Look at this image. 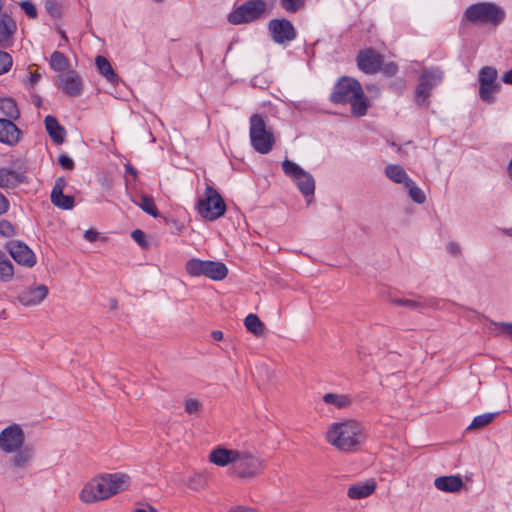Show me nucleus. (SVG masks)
Returning a JSON list of instances; mask_svg holds the SVG:
<instances>
[{"instance_id":"1","label":"nucleus","mask_w":512,"mask_h":512,"mask_svg":"<svg viewBox=\"0 0 512 512\" xmlns=\"http://www.w3.org/2000/svg\"><path fill=\"white\" fill-rule=\"evenodd\" d=\"M329 100L333 104H350L351 114L355 117L366 115L369 106L360 82L348 76H343L336 82Z\"/></svg>"},{"instance_id":"2","label":"nucleus","mask_w":512,"mask_h":512,"mask_svg":"<svg viewBox=\"0 0 512 512\" xmlns=\"http://www.w3.org/2000/svg\"><path fill=\"white\" fill-rule=\"evenodd\" d=\"M129 477L123 473H107L99 475L89 481L80 493L84 503H94L106 500L128 485Z\"/></svg>"},{"instance_id":"3","label":"nucleus","mask_w":512,"mask_h":512,"mask_svg":"<svg viewBox=\"0 0 512 512\" xmlns=\"http://www.w3.org/2000/svg\"><path fill=\"white\" fill-rule=\"evenodd\" d=\"M365 438L362 425L355 420L332 423L326 432L327 442L342 452L355 451Z\"/></svg>"},{"instance_id":"4","label":"nucleus","mask_w":512,"mask_h":512,"mask_svg":"<svg viewBox=\"0 0 512 512\" xmlns=\"http://www.w3.org/2000/svg\"><path fill=\"white\" fill-rule=\"evenodd\" d=\"M266 467L265 460L247 450H237L234 466L230 474L242 480H250L261 475Z\"/></svg>"},{"instance_id":"5","label":"nucleus","mask_w":512,"mask_h":512,"mask_svg":"<svg viewBox=\"0 0 512 512\" xmlns=\"http://www.w3.org/2000/svg\"><path fill=\"white\" fill-rule=\"evenodd\" d=\"M464 18L471 23L499 25L505 18V11L495 3L479 2L468 6Z\"/></svg>"},{"instance_id":"6","label":"nucleus","mask_w":512,"mask_h":512,"mask_svg":"<svg viewBox=\"0 0 512 512\" xmlns=\"http://www.w3.org/2000/svg\"><path fill=\"white\" fill-rule=\"evenodd\" d=\"M249 122V136L252 147L258 153H269L273 148L275 138L264 117L260 114H253Z\"/></svg>"},{"instance_id":"7","label":"nucleus","mask_w":512,"mask_h":512,"mask_svg":"<svg viewBox=\"0 0 512 512\" xmlns=\"http://www.w3.org/2000/svg\"><path fill=\"white\" fill-rule=\"evenodd\" d=\"M197 210L199 214L209 221H215L222 217L226 212V204L219 192L207 184L204 196L197 201Z\"/></svg>"},{"instance_id":"8","label":"nucleus","mask_w":512,"mask_h":512,"mask_svg":"<svg viewBox=\"0 0 512 512\" xmlns=\"http://www.w3.org/2000/svg\"><path fill=\"white\" fill-rule=\"evenodd\" d=\"M186 271L193 277L205 276L215 281L226 278L228 268L222 262L192 258L186 263Z\"/></svg>"},{"instance_id":"9","label":"nucleus","mask_w":512,"mask_h":512,"mask_svg":"<svg viewBox=\"0 0 512 512\" xmlns=\"http://www.w3.org/2000/svg\"><path fill=\"white\" fill-rule=\"evenodd\" d=\"M282 170L285 175L292 178L303 196L306 198L309 197L307 202L310 203L315 192V180L313 176L302 169L298 164L288 159L282 162Z\"/></svg>"},{"instance_id":"10","label":"nucleus","mask_w":512,"mask_h":512,"mask_svg":"<svg viewBox=\"0 0 512 512\" xmlns=\"http://www.w3.org/2000/svg\"><path fill=\"white\" fill-rule=\"evenodd\" d=\"M443 78V72L439 68H428L419 77V84L415 91V103L425 106L429 103L431 90L436 87Z\"/></svg>"},{"instance_id":"11","label":"nucleus","mask_w":512,"mask_h":512,"mask_svg":"<svg viewBox=\"0 0 512 512\" xmlns=\"http://www.w3.org/2000/svg\"><path fill=\"white\" fill-rule=\"evenodd\" d=\"M265 10L266 3L264 0H248L232 11L228 20L235 25L249 23L261 18Z\"/></svg>"},{"instance_id":"12","label":"nucleus","mask_w":512,"mask_h":512,"mask_svg":"<svg viewBox=\"0 0 512 512\" xmlns=\"http://www.w3.org/2000/svg\"><path fill=\"white\" fill-rule=\"evenodd\" d=\"M497 76V70L491 66H485L479 72V95L486 103H493L494 95L500 89V84L496 82Z\"/></svg>"},{"instance_id":"13","label":"nucleus","mask_w":512,"mask_h":512,"mask_svg":"<svg viewBox=\"0 0 512 512\" xmlns=\"http://www.w3.org/2000/svg\"><path fill=\"white\" fill-rule=\"evenodd\" d=\"M268 30L272 40L277 44H286L295 40L296 29L292 22L286 18L272 19L268 23Z\"/></svg>"},{"instance_id":"14","label":"nucleus","mask_w":512,"mask_h":512,"mask_svg":"<svg viewBox=\"0 0 512 512\" xmlns=\"http://www.w3.org/2000/svg\"><path fill=\"white\" fill-rule=\"evenodd\" d=\"M24 432L18 424H12L0 432V450L4 453L16 452L23 446Z\"/></svg>"},{"instance_id":"15","label":"nucleus","mask_w":512,"mask_h":512,"mask_svg":"<svg viewBox=\"0 0 512 512\" xmlns=\"http://www.w3.org/2000/svg\"><path fill=\"white\" fill-rule=\"evenodd\" d=\"M11 257L20 265L31 268L36 264V256L27 244L14 240L6 244Z\"/></svg>"},{"instance_id":"16","label":"nucleus","mask_w":512,"mask_h":512,"mask_svg":"<svg viewBox=\"0 0 512 512\" xmlns=\"http://www.w3.org/2000/svg\"><path fill=\"white\" fill-rule=\"evenodd\" d=\"M382 65V56L372 48L361 50L357 56V67L366 74L378 72Z\"/></svg>"},{"instance_id":"17","label":"nucleus","mask_w":512,"mask_h":512,"mask_svg":"<svg viewBox=\"0 0 512 512\" xmlns=\"http://www.w3.org/2000/svg\"><path fill=\"white\" fill-rule=\"evenodd\" d=\"M65 186L66 181L63 177H59L55 180V184L50 196L51 202L53 205L60 209L70 210L74 207V197L63 194Z\"/></svg>"},{"instance_id":"18","label":"nucleus","mask_w":512,"mask_h":512,"mask_svg":"<svg viewBox=\"0 0 512 512\" xmlns=\"http://www.w3.org/2000/svg\"><path fill=\"white\" fill-rule=\"evenodd\" d=\"M47 295L48 288L46 285H35L21 291L18 295V300L24 306H34L40 304Z\"/></svg>"},{"instance_id":"19","label":"nucleus","mask_w":512,"mask_h":512,"mask_svg":"<svg viewBox=\"0 0 512 512\" xmlns=\"http://www.w3.org/2000/svg\"><path fill=\"white\" fill-rule=\"evenodd\" d=\"M22 136V131L12 120L0 118V142L13 146L17 144Z\"/></svg>"},{"instance_id":"20","label":"nucleus","mask_w":512,"mask_h":512,"mask_svg":"<svg viewBox=\"0 0 512 512\" xmlns=\"http://www.w3.org/2000/svg\"><path fill=\"white\" fill-rule=\"evenodd\" d=\"M59 88L67 95L74 97L82 92V81L75 71H69L65 76H59Z\"/></svg>"},{"instance_id":"21","label":"nucleus","mask_w":512,"mask_h":512,"mask_svg":"<svg viewBox=\"0 0 512 512\" xmlns=\"http://www.w3.org/2000/svg\"><path fill=\"white\" fill-rule=\"evenodd\" d=\"M390 303L397 306H404L410 310L421 311L426 307H438V301L435 299H426L424 297L418 296L416 299H406V298H391Z\"/></svg>"},{"instance_id":"22","label":"nucleus","mask_w":512,"mask_h":512,"mask_svg":"<svg viewBox=\"0 0 512 512\" xmlns=\"http://www.w3.org/2000/svg\"><path fill=\"white\" fill-rule=\"evenodd\" d=\"M236 455L237 449L217 447L210 452L209 461L220 467H225L229 464L234 466Z\"/></svg>"},{"instance_id":"23","label":"nucleus","mask_w":512,"mask_h":512,"mask_svg":"<svg viewBox=\"0 0 512 512\" xmlns=\"http://www.w3.org/2000/svg\"><path fill=\"white\" fill-rule=\"evenodd\" d=\"M434 486L440 491L455 493L462 489L464 482L459 475L440 476L434 480Z\"/></svg>"},{"instance_id":"24","label":"nucleus","mask_w":512,"mask_h":512,"mask_svg":"<svg viewBox=\"0 0 512 512\" xmlns=\"http://www.w3.org/2000/svg\"><path fill=\"white\" fill-rule=\"evenodd\" d=\"M44 124L48 135L54 143L62 144L65 141L66 130L54 116L47 115L44 119Z\"/></svg>"},{"instance_id":"25","label":"nucleus","mask_w":512,"mask_h":512,"mask_svg":"<svg viewBox=\"0 0 512 512\" xmlns=\"http://www.w3.org/2000/svg\"><path fill=\"white\" fill-rule=\"evenodd\" d=\"M24 174L10 168H0V187H11L25 182Z\"/></svg>"},{"instance_id":"26","label":"nucleus","mask_w":512,"mask_h":512,"mask_svg":"<svg viewBox=\"0 0 512 512\" xmlns=\"http://www.w3.org/2000/svg\"><path fill=\"white\" fill-rule=\"evenodd\" d=\"M16 31L15 21L7 14L0 15V45L9 42Z\"/></svg>"},{"instance_id":"27","label":"nucleus","mask_w":512,"mask_h":512,"mask_svg":"<svg viewBox=\"0 0 512 512\" xmlns=\"http://www.w3.org/2000/svg\"><path fill=\"white\" fill-rule=\"evenodd\" d=\"M376 488V483L372 480L367 483L355 484L349 487L347 495L351 499H362L371 495Z\"/></svg>"},{"instance_id":"28","label":"nucleus","mask_w":512,"mask_h":512,"mask_svg":"<svg viewBox=\"0 0 512 512\" xmlns=\"http://www.w3.org/2000/svg\"><path fill=\"white\" fill-rule=\"evenodd\" d=\"M385 175L391 181L397 184H406L411 178L406 173L405 169L398 164H388L385 167Z\"/></svg>"},{"instance_id":"29","label":"nucleus","mask_w":512,"mask_h":512,"mask_svg":"<svg viewBox=\"0 0 512 512\" xmlns=\"http://www.w3.org/2000/svg\"><path fill=\"white\" fill-rule=\"evenodd\" d=\"M96 67L99 73L104 76L110 83H116L119 80L118 75L114 72L110 62L104 56H97L95 59Z\"/></svg>"},{"instance_id":"30","label":"nucleus","mask_w":512,"mask_h":512,"mask_svg":"<svg viewBox=\"0 0 512 512\" xmlns=\"http://www.w3.org/2000/svg\"><path fill=\"white\" fill-rule=\"evenodd\" d=\"M0 111L5 115L9 120H17L20 116V111L17 107V104L12 98H1L0 99Z\"/></svg>"},{"instance_id":"31","label":"nucleus","mask_w":512,"mask_h":512,"mask_svg":"<svg viewBox=\"0 0 512 512\" xmlns=\"http://www.w3.org/2000/svg\"><path fill=\"white\" fill-rule=\"evenodd\" d=\"M323 401L328 405H333L337 409H343L351 404V400L347 395L326 393L322 397Z\"/></svg>"},{"instance_id":"32","label":"nucleus","mask_w":512,"mask_h":512,"mask_svg":"<svg viewBox=\"0 0 512 512\" xmlns=\"http://www.w3.org/2000/svg\"><path fill=\"white\" fill-rule=\"evenodd\" d=\"M14 275V268L11 261L7 258L5 253L0 250V280L2 282H9Z\"/></svg>"},{"instance_id":"33","label":"nucleus","mask_w":512,"mask_h":512,"mask_svg":"<svg viewBox=\"0 0 512 512\" xmlns=\"http://www.w3.org/2000/svg\"><path fill=\"white\" fill-rule=\"evenodd\" d=\"M244 325L249 332L256 336L263 334L264 324L255 314H249L244 320Z\"/></svg>"},{"instance_id":"34","label":"nucleus","mask_w":512,"mask_h":512,"mask_svg":"<svg viewBox=\"0 0 512 512\" xmlns=\"http://www.w3.org/2000/svg\"><path fill=\"white\" fill-rule=\"evenodd\" d=\"M13 457V465L17 468L24 467L32 458L33 450L29 447H21L16 452Z\"/></svg>"},{"instance_id":"35","label":"nucleus","mask_w":512,"mask_h":512,"mask_svg":"<svg viewBox=\"0 0 512 512\" xmlns=\"http://www.w3.org/2000/svg\"><path fill=\"white\" fill-rule=\"evenodd\" d=\"M407 189L409 197L417 204H422L426 200L424 192L416 185L415 181L410 179L404 185Z\"/></svg>"},{"instance_id":"36","label":"nucleus","mask_w":512,"mask_h":512,"mask_svg":"<svg viewBox=\"0 0 512 512\" xmlns=\"http://www.w3.org/2000/svg\"><path fill=\"white\" fill-rule=\"evenodd\" d=\"M68 59L59 51H54L50 57V66L54 71L62 72L68 67Z\"/></svg>"},{"instance_id":"37","label":"nucleus","mask_w":512,"mask_h":512,"mask_svg":"<svg viewBox=\"0 0 512 512\" xmlns=\"http://www.w3.org/2000/svg\"><path fill=\"white\" fill-rule=\"evenodd\" d=\"M498 415H499V412L484 413V414L478 415L473 419L471 424L468 426V429L482 428V427L490 424Z\"/></svg>"},{"instance_id":"38","label":"nucleus","mask_w":512,"mask_h":512,"mask_svg":"<svg viewBox=\"0 0 512 512\" xmlns=\"http://www.w3.org/2000/svg\"><path fill=\"white\" fill-rule=\"evenodd\" d=\"M144 212L147 214L157 217L158 210L155 206L153 199L147 195H142L140 198V202H135Z\"/></svg>"},{"instance_id":"39","label":"nucleus","mask_w":512,"mask_h":512,"mask_svg":"<svg viewBox=\"0 0 512 512\" xmlns=\"http://www.w3.org/2000/svg\"><path fill=\"white\" fill-rule=\"evenodd\" d=\"M306 0H279L280 6L290 14L300 11L305 6Z\"/></svg>"},{"instance_id":"40","label":"nucleus","mask_w":512,"mask_h":512,"mask_svg":"<svg viewBox=\"0 0 512 512\" xmlns=\"http://www.w3.org/2000/svg\"><path fill=\"white\" fill-rule=\"evenodd\" d=\"M12 57L5 51H0V75L8 72L12 66Z\"/></svg>"},{"instance_id":"41","label":"nucleus","mask_w":512,"mask_h":512,"mask_svg":"<svg viewBox=\"0 0 512 512\" xmlns=\"http://www.w3.org/2000/svg\"><path fill=\"white\" fill-rule=\"evenodd\" d=\"M16 234L15 228L11 222L7 220L0 221V235L3 237H13Z\"/></svg>"},{"instance_id":"42","label":"nucleus","mask_w":512,"mask_h":512,"mask_svg":"<svg viewBox=\"0 0 512 512\" xmlns=\"http://www.w3.org/2000/svg\"><path fill=\"white\" fill-rule=\"evenodd\" d=\"M20 7L25 12V14L30 18H36L37 17V9L35 5L30 1H22L20 3Z\"/></svg>"},{"instance_id":"43","label":"nucleus","mask_w":512,"mask_h":512,"mask_svg":"<svg viewBox=\"0 0 512 512\" xmlns=\"http://www.w3.org/2000/svg\"><path fill=\"white\" fill-rule=\"evenodd\" d=\"M132 238L139 244L140 247L146 248L148 246V242L146 240V234L140 230L136 229L131 233Z\"/></svg>"},{"instance_id":"44","label":"nucleus","mask_w":512,"mask_h":512,"mask_svg":"<svg viewBox=\"0 0 512 512\" xmlns=\"http://www.w3.org/2000/svg\"><path fill=\"white\" fill-rule=\"evenodd\" d=\"M58 164L65 170H73L75 166L73 159L66 154L59 156Z\"/></svg>"},{"instance_id":"45","label":"nucleus","mask_w":512,"mask_h":512,"mask_svg":"<svg viewBox=\"0 0 512 512\" xmlns=\"http://www.w3.org/2000/svg\"><path fill=\"white\" fill-rule=\"evenodd\" d=\"M200 402L196 399H187L185 401V411L189 414H195L200 409Z\"/></svg>"},{"instance_id":"46","label":"nucleus","mask_w":512,"mask_h":512,"mask_svg":"<svg viewBox=\"0 0 512 512\" xmlns=\"http://www.w3.org/2000/svg\"><path fill=\"white\" fill-rule=\"evenodd\" d=\"M446 249L453 256H459L461 254V247L456 242H449Z\"/></svg>"},{"instance_id":"47","label":"nucleus","mask_w":512,"mask_h":512,"mask_svg":"<svg viewBox=\"0 0 512 512\" xmlns=\"http://www.w3.org/2000/svg\"><path fill=\"white\" fill-rule=\"evenodd\" d=\"M501 332L512 339V322H501L498 324Z\"/></svg>"},{"instance_id":"48","label":"nucleus","mask_w":512,"mask_h":512,"mask_svg":"<svg viewBox=\"0 0 512 512\" xmlns=\"http://www.w3.org/2000/svg\"><path fill=\"white\" fill-rule=\"evenodd\" d=\"M8 208H9V201L2 193H0V215L6 213Z\"/></svg>"},{"instance_id":"49","label":"nucleus","mask_w":512,"mask_h":512,"mask_svg":"<svg viewBox=\"0 0 512 512\" xmlns=\"http://www.w3.org/2000/svg\"><path fill=\"white\" fill-rule=\"evenodd\" d=\"M383 71L385 74L393 76L397 72V66L394 63H388L385 65Z\"/></svg>"},{"instance_id":"50","label":"nucleus","mask_w":512,"mask_h":512,"mask_svg":"<svg viewBox=\"0 0 512 512\" xmlns=\"http://www.w3.org/2000/svg\"><path fill=\"white\" fill-rule=\"evenodd\" d=\"M84 238L89 242H94L98 238V233L94 230H86L84 232Z\"/></svg>"},{"instance_id":"51","label":"nucleus","mask_w":512,"mask_h":512,"mask_svg":"<svg viewBox=\"0 0 512 512\" xmlns=\"http://www.w3.org/2000/svg\"><path fill=\"white\" fill-rule=\"evenodd\" d=\"M133 512H157V510L149 504L136 508Z\"/></svg>"},{"instance_id":"52","label":"nucleus","mask_w":512,"mask_h":512,"mask_svg":"<svg viewBox=\"0 0 512 512\" xmlns=\"http://www.w3.org/2000/svg\"><path fill=\"white\" fill-rule=\"evenodd\" d=\"M40 78H41V75L39 73H37V72L32 73L29 78V84L31 86H34L35 84H37L40 81Z\"/></svg>"},{"instance_id":"53","label":"nucleus","mask_w":512,"mask_h":512,"mask_svg":"<svg viewBox=\"0 0 512 512\" xmlns=\"http://www.w3.org/2000/svg\"><path fill=\"white\" fill-rule=\"evenodd\" d=\"M502 81L506 84L512 85V69L503 74Z\"/></svg>"},{"instance_id":"54","label":"nucleus","mask_w":512,"mask_h":512,"mask_svg":"<svg viewBox=\"0 0 512 512\" xmlns=\"http://www.w3.org/2000/svg\"><path fill=\"white\" fill-rule=\"evenodd\" d=\"M211 336H212V338H213L214 340H216V341H220V340H222V339H223V333H222V331H220V330H214V331H212Z\"/></svg>"},{"instance_id":"55","label":"nucleus","mask_w":512,"mask_h":512,"mask_svg":"<svg viewBox=\"0 0 512 512\" xmlns=\"http://www.w3.org/2000/svg\"><path fill=\"white\" fill-rule=\"evenodd\" d=\"M229 512H253V509L244 506H238L231 509Z\"/></svg>"},{"instance_id":"56","label":"nucleus","mask_w":512,"mask_h":512,"mask_svg":"<svg viewBox=\"0 0 512 512\" xmlns=\"http://www.w3.org/2000/svg\"><path fill=\"white\" fill-rule=\"evenodd\" d=\"M125 169H126V172L131 174L132 176H134V177L137 176V171L132 165L126 164Z\"/></svg>"},{"instance_id":"57","label":"nucleus","mask_w":512,"mask_h":512,"mask_svg":"<svg viewBox=\"0 0 512 512\" xmlns=\"http://www.w3.org/2000/svg\"><path fill=\"white\" fill-rule=\"evenodd\" d=\"M33 103L35 104V106L40 107L42 104V100H41L40 96H38V95L34 96Z\"/></svg>"},{"instance_id":"58","label":"nucleus","mask_w":512,"mask_h":512,"mask_svg":"<svg viewBox=\"0 0 512 512\" xmlns=\"http://www.w3.org/2000/svg\"><path fill=\"white\" fill-rule=\"evenodd\" d=\"M508 169H509V174H510V176L512 178V158H511V161L509 163V168Z\"/></svg>"},{"instance_id":"59","label":"nucleus","mask_w":512,"mask_h":512,"mask_svg":"<svg viewBox=\"0 0 512 512\" xmlns=\"http://www.w3.org/2000/svg\"><path fill=\"white\" fill-rule=\"evenodd\" d=\"M157 3L163 2L164 0H154Z\"/></svg>"}]
</instances>
